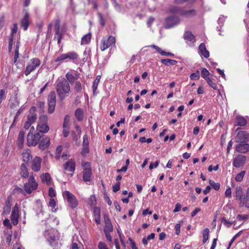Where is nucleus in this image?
<instances>
[{
    "label": "nucleus",
    "mask_w": 249,
    "mask_h": 249,
    "mask_svg": "<svg viewBox=\"0 0 249 249\" xmlns=\"http://www.w3.org/2000/svg\"><path fill=\"white\" fill-rule=\"evenodd\" d=\"M236 199L240 201V204L249 208V187L248 188L245 197L243 196V192L240 186H237L235 189Z\"/></svg>",
    "instance_id": "f257e3e1"
},
{
    "label": "nucleus",
    "mask_w": 249,
    "mask_h": 249,
    "mask_svg": "<svg viewBox=\"0 0 249 249\" xmlns=\"http://www.w3.org/2000/svg\"><path fill=\"white\" fill-rule=\"evenodd\" d=\"M63 199L66 205L70 208L74 209L78 205V201L76 197L68 191L63 192Z\"/></svg>",
    "instance_id": "f03ea898"
},
{
    "label": "nucleus",
    "mask_w": 249,
    "mask_h": 249,
    "mask_svg": "<svg viewBox=\"0 0 249 249\" xmlns=\"http://www.w3.org/2000/svg\"><path fill=\"white\" fill-rule=\"evenodd\" d=\"M47 116L46 115L41 116L39 118V122L36 126V132H39L41 135L46 133L49 130V127L47 124Z\"/></svg>",
    "instance_id": "7ed1b4c3"
},
{
    "label": "nucleus",
    "mask_w": 249,
    "mask_h": 249,
    "mask_svg": "<svg viewBox=\"0 0 249 249\" xmlns=\"http://www.w3.org/2000/svg\"><path fill=\"white\" fill-rule=\"evenodd\" d=\"M24 186L25 191L28 194H31L37 189L38 184L36 181L33 173L30 174L28 182L24 183Z\"/></svg>",
    "instance_id": "20e7f679"
},
{
    "label": "nucleus",
    "mask_w": 249,
    "mask_h": 249,
    "mask_svg": "<svg viewBox=\"0 0 249 249\" xmlns=\"http://www.w3.org/2000/svg\"><path fill=\"white\" fill-rule=\"evenodd\" d=\"M42 137V135L39 133V132L36 131L35 133L29 132L27 137V143L28 146H35Z\"/></svg>",
    "instance_id": "39448f33"
},
{
    "label": "nucleus",
    "mask_w": 249,
    "mask_h": 249,
    "mask_svg": "<svg viewBox=\"0 0 249 249\" xmlns=\"http://www.w3.org/2000/svg\"><path fill=\"white\" fill-rule=\"evenodd\" d=\"M40 65V61L38 58H34L30 60L27 64L24 71L25 74L27 76L31 72L36 70Z\"/></svg>",
    "instance_id": "423d86ee"
},
{
    "label": "nucleus",
    "mask_w": 249,
    "mask_h": 249,
    "mask_svg": "<svg viewBox=\"0 0 249 249\" xmlns=\"http://www.w3.org/2000/svg\"><path fill=\"white\" fill-rule=\"evenodd\" d=\"M115 38L113 36H110L107 38H103L101 42L100 49L104 51L107 48L114 46L115 44Z\"/></svg>",
    "instance_id": "0eeeda50"
},
{
    "label": "nucleus",
    "mask_w": 249,
    "mask_h": 249,
    "mask_svg": "<svg viewBox=\"0 0 249 249\" xmlns=\"http://www.w3.org/2000/svg\"><path fill=\"white\" fill-rule=\"evenodd\" d=\"M48 112L50 113L53 112L56 104V95L54 91L50 92L48 96Z\"/></svg>",
    "instance_id": "6e6552de"
},
{
    "label": "nucleus",
    "mask_w": 249,
    "mask_h": 249,
    "mask_svg": "<svg viewBox=\"0 0 249 249\" xmlns=\"http://www.w3.org/2000/svg\"><path fill=\"white\" fill-rule=\"evenodd\" d=\"M64 169L66 172H69L68 175L70 177L73 176L75 169V163L73 159L68 160L64 164Z\"/></svg>",
    "instance_id": "1a4fd4ad"
},
{
    "label": "nucleus",
    "mask_w": 249,
    "mask_h": 249,
    "mask_svg": "<svg viewBox=\"0 0 249 249\" xmlns=\"http://www.w3.org/2000/svg\"><path fill=\"white\" fill-rule=\"evenodd\" d=\"M246 157L243 155H238L233 160L232 165L235 168H240L245 163L246 161Z\"/></svg>",
    "instance_id": "9d476101"
},
{
    "label": "nucleus",
    "mask_w": 249,
    "mask_h": 249,
    "mask_svg": "<svg viewBox=\"0 0 249 249\" xmlns=\"http://www.w3.org/2000/svg\"><path fill=\"white\" fill-rule=\"evenodd\" d=\"M60 19L58 18L56 20L54 23L55 28V36H54V40H56L57 43L60 44L61 40V37L62 36V32L60 30Z\"/></svg>",
    "instance_id": "9b49d317"
},
{
    "label": "nucleus",
    "mask_w": 249,
    "mask_h": 249,
    "mask_svg": "<svg viewBox=\"0 0 249 249\" xmlns=\"http://www.w3.org/2000/svg\"><path fill=\"white\" fill-rule=\"evenodd\" d=\"M249 134L245 131H240L236 135L235 141L238 143H244L248 141Z\"/></svg>",
    "instance_id": "f8f14e48"
},
{
    "label": "nucleus",
    "mask_w": 249,
    "mask_h": 249,
    "mask_svg": "<svg viewBox=\"0 0 249 249\" xmlns=\"http://www.w3.org/2000/svg\"><path fill=\"white\" fill-rule=\"evenodd\" d=\"M179 19L177 17H170L166 18L164 23L165 27L167 29L172 28L178 24Z\"/></svg>",
    "instance_id": "ddd939ff"
},
{
    "label": "nucleus",
    "mask_w": 249,
    "mask_h": 249,
    "mask_svg": "<svg viewBox=\"0 0 249 249\" xmlns=\"http://www.w3.org/2000/svg\"><path fill=\"white\" fill-rule=\"evenodd\" d=\"M183 38L187 44L189 46L193 47L195 45L196 38L191 32H185L183 35Z\"/></svg>",
    "instance_id": "4468645a"
},
{
    "label": "nucleus",
    "mask_w": 249,
    "mask_h": 249,
    "mask_svg": "<svg viewBox=\"0 0 249 249\" xmlns=\"http://www.w3.org/2000/svg\"><path fill=\"white\" fill-rule=\"evenodd\" d=\"M19 213H18V207L16 204L12 211L11 216V220L14 225H17L18 222Z\"/></svg>",
    "instance_id": "2eb2a0df"
},
{
    "label": "nucleus",
    "mask_w": 249,
    "mask_h": 249,
    "mask_svg": "<svg viewBox=\"0 0 249 249\" xmlns=\"http://www.w3.org/2000/svg\"><path fill=\"white\" fill-rule=\"evenodd\" d=\"M54 231V230L53 229H48L47 230H45L44 232V235L47 240V241L50 242V244L52 245L53 242L54 241L57 236L54 235L53 232Z\"/></svg>",
    "instance_id": "dca6fc26"
},
{
    "label": "nucleus",
    "mask_w": 249,
    "mask_h": 249,
    "mask_svg": "<svg viewBox=\"0 0 249 249\" xmlns=\"http://www.w3.org/2000/svg\"><path fill=\"white\" fill-rule=\"evenodd\" d=\"M42 160L38 157H36L32 162L31 168L35 172H38L41 168Z\"/></svg>",
    "instance_id": "f3484780"
},
{
    "label": "nucleus",
    "mask_w": 249,
    "mask_h": 249,
    "mask_svg": "<svg viewBox=\"0 0 249 249\" xmlns=\"http://www.w3.org/2000/svg\"><path fill=\"white\" fill-rule=\"evenodd\" d=\"M36 108L35 107H32L29 111V114L27 116V121L31 124L34 123L37 119V115L36 113Z\"/></svg>",
    "instance_id": "a211bd4d"
},
{
    "label": "nucleus",
    "mask_w": 249,
    "mask_h": 249,
    "mask_svg": "<svg viewBox=\"0 0 249 249\" xmlns=\"http://www.w3.org/2000/svg\"><path fill=\"white\" fill-rule=\"evenodd\" d=\"M78 54L75 52H69L67 53L63 54V60L69 59L70 60L72 61L75 63L78 58Z\"/></svg>",
    "instance_id": "6ab92c4d"
},
{
    "label": "nucleus",
    "mask_w": 249,
    "mask_h": 249,
    "mask_svg": "<svg viewBox=\"0 0 249 249\" xmlns=\"http://www.w3.org/2000/svg\"><path fill=\"white\" fill-rule=\"evenodd\" d=\"M235 150L239 153H246L249 151V144L246 142L239 143L236 145Z\"/></svg>",
    "instance_id": "aec40b11"
},
{
    "label": "nucleus",
    "mask_w": 249,
    "mask_h": 249,
    "mask_svg": "<svg viewBox=\"0 0 249 249\" xmlns=\"http://www.w3.org/2000/svg\"><path fill=\"white\" fill-rule=\"evenodd\" d=\"M20 25L24 31H26L29 25V14L26 11L24 17L21 19Z\"/></svg>",
    "instance_id": "412c9836"
},
{
    "label": "nucleus",
    "mask_w": 249,
    "mask_h": 249,
    "mask_svg": "<svg viewBox=\"0 0 249 249\" xmlns=\"http://www.w3.org/2000/svg\"><path fill=\"white\" fill-rule=\"evenodd\" d=\"M50 144V139L48 136H45L42 139L39 143V148L41 150H45L48 148Z\"/></svg>",
    "instance_id": "4be33fe9"
},
{
    "label": "nucleus",
    "mask_w": 249,
    "mask_h": 249,
    "mask_svg": "<svg viewBox=\"0 0 249 249\" xmlns=\"http://www.w3.org/2000/svg\"><path fill=\"white\" fill-rule=\"evenodd\" d=\"M198 53L201 56L207 58L210 56L209 52L206 49L204 43H202L200 44L198 47Z\"/></svg>",
    "instance_id": "5701e85b"
},
{
    "label": "nucleus",
    "mask_w": 249,
    "mask_h": 249,
    "mask_svg": "<svg viewBox=\"0 0 249 249\" xmlns=\"http://www.w3.org/2000/svg\"><path fill=\"white\" fill-rule=\"evenodd\" d=\"M91 170L90 168H85L83 172V179L88 184L91 181Z\"/></svg>",
    "instance_id": "b1692460"
},
{
    "label": "nucleus",
    "mask_w": 249,
    "mask_h": 249,
    "mask_svg": "<svg viewBox=\"0 0 249 249\" xmlns=\"http://www.w3.org/2000/svg\"><path fill=\"white\" fill-rule=\"evenodd\" d=\"M247 124V121L244 117L240 115H237L236 117L235 125L244 126H245Z\"/></svg>",
    "instance_id": "393cba45"
},
{
    "label": "nucleus",
    "mask_w": 249,
    "mask_h": 249,
    "mask_svg": "<svg viewBox=\"0 0 249 249\" xmlns=\"http://www.w3.org/2000/svg\"><path fill=\"white\" fill-rule=\"evenodd\" d=\"M20 174L21 176L24 178H27L30 177L27 167L25 163H22L20 165Z\"/></svg>",
    "instance_id": "a878e982"
},
{
    "label": "nucleus",
    "mask_w": 249,
    "mask_h": 249,
    "mask_svg": "<svg viewBox=\"0 0 249 249\" xmlns=\"http://www.w3.org/2000/svg\"><path fill=\"white\" fill-rule=\"evenodd\" d=\"M66 77L70 83H73L77 78V74L74 71L71 70L66 74Z\"/></svg>",
    "instance_id": "bb28decb"
},
{
    "label": "nucleus",
    "mask_w": 249,
    "mask_h": 249,
    "mask_svg": "<svg viewBox=\"0 0 249 249\" xmlns=\"http://www.w3.org/2000/svg\"><path fill=\"white\" fill-rule=\"evenodd\" d=\"M24 141V132L23 131H20L18 135L17 142V145L19 148H22L23 147Z\"/></svg>",
    "instance_id": "cd10ccee"
},
{
    "label": "nucleus",
    "mask_w": 249,
    "mask_h": 249,
    "mask_svg": "<svg viewBox=\"0 0 249 249\" xmlns=\"http://www.w3.org/2000/svg\"><path fill=\"white\" fill-rule=\"evenodd\" d=\"M196 14V11L194 9L189 10H184L183 9L182 11H181V16L187 18L194 17Z\"/></svg>",
    "instance_id": "c85d7f7f"
},
{
    "label": "nucleus",
    "mask_w": 249,
    "mask_h": 249,
    "mask_svg": "<svg viewBox=\"0 0 249 249\" xmlns=\"http://www.w3.org/2000/svg\"><path fill=\"white\" fill-rule=\"evenodd\" d=\"M40 178L43 183L45 182L48 185H51L52 178L49 173H46L45 174H42L40 176Z\"/></svg>",
    "instance_id": "c756f323"
},
{
    "label": "nucleus",
    "mask_w": 249,
    "mask_h": 249,
    "mask_svg": "<svg viewBox=\"0 0 249 249\" xmlns=\"http://www.w3.org/2000/svg\"><path fill=\"white\" fill-rule=\"evenodd\" d=\"M56 90L60 99L62 100V79L58 78L56 82Z\"/></svg>",
    "instance_id": "7c9ffc66"
},
{
    "label": "nucleus",
    "mask_w": 249,
    "mask_h": 249,
    "mask_svg": "<svg viewBox=\"0 0 249 249\" xmlns=\"http://www.w3.org/2000/svg\"><path fill=\"white\" fill-rule=\"evenodd\" d=\"M12 206V199L10 197H8L6 201L5 205L4 207L3 212L5 214L9 213L11 210Z\"/></svg>",
    "instance_id": "2f4dec72"
},
{
    "label": "nucleus",
    "mask_w": 249,
    "mask_h": 249,
    "mask_svg": "<svg viewBox=\"0 0 249 249\" xmlns=\"http://www.w3.org/2000/svg\"><path fill=\"white\" fill-rule=\"evenodd\" d=\"M22 156L23 161L25 162H28L32 158L31 152L28 150L23 152Z\"/></svg>",
    "instance_id": "473e14b6"
},
{
    "label": "nucleus",
    "mask_w": 249,
    "mask_h": 249,
    "mask_svg": "<svg viewBox=\"0 0 249 249\" xmlns=\"http://www.w3.org/2000/svg\"><path fill=\"white\" fill-rule=\"evenodd\" d=\"M70 91V87L69 83L65 81H63V98L68 96Z\"/></svg>",
    "instance_id": "72a5a7b5"
},
{
    "label": "nucleus",
    "mask_w": 249,
    "mask_h": 249,
    "mask_svg": "<svg viewBox=\"0 0 249 249\" xmlns=\"http://www.w3.org/2000/svg\"><path fill=\"white\" fill-rule=\"evenodd\" d=\"M182 9L178 6H172L169 8V12L172 14H178L181 15V11Z\"/></svg>",
    "instance_id": "f704fd0d"
},
{
    "label": "nucleus",
    "mask_w": 249,
    "mask_h": 249,
    "mask_svg": "<svg viewBox=\"0 0 249 249\" xmlns=\"http://www.w3.org/2000/svg\"><path fill=\"white\" fill-rule=\"evenodd\" d=\"M161 62L166 65V66H169V65H175L177 64L178 62L177 61L175 60H172L170 59H163L161 60Z\"/></svg>",
    "instance_id": "c9c22d12"
},
{
    "label": "nucleus",
    "mask_w": 249,
    "mask_h": 249,
    "mask_svg": "<svg viewBox=\"0 0 249 249\" xmlns=\"http://www.w3.org/2000/svg\"><path fill=\"white\" fill-rule=\"evenodd\" d=\"M75 115L78 121H82L83 118V111L82 109L80 108H77L75 112Z\"/></svg>",
    "instance_id": "e433bc0d"
},
{
    "label": "nucleus",
    "mask_w": 249,
    "mask_h": 249,
    "mask_svg": "<svg viewBox=\"0 0 249 249\" xmlns=\"http://www.w3.org/2000/svg\"><path fill=\"white\" fill-rule=\"evenodd\" d=\"M91 39L90 34H88L82 37L81 39V45L88 44Z\"/></svg>",
    "instance_id": "4c0bfd02"
},
{
    "label": "nucleus",
    "mask_w": 249,
    "mask_h": 249,
    "mask_svg": "<svg viewBox=\"0 0 249 249\" xmlns=\"http://www.w3.org/2000/svg\"><path fill=\"white\" fill-rule=\"evenodd\" d=\"M101 79V76L100 75H97L94 81V82L93 83L92 85V89H93V92L94 93L95 92V91L97 89L98 85L99 84V83L100 82V80Z\"/></svg>",
    "instance_id": "58836bf2"
},
{
    "label": "nucleus",
    "mask_w": 249,
    "mask_h": 249,
    "mask_svg": "<svg viewBox=\"0 0 249 249\" xmlns=\"http://www.w3.org/2000/svg\"><path fill=\"white\" fill-rule=\"evenodd\" d=\"M209 229L206 228L203 231V243H205L209 239Z\"/></svg>",
    "instance_id": "ea45409f"
},
{
    "label": "nucleus",
    "mask_w": 249,
    "mask_h": 249,
    "mask_svg": "<svg viewBox=\"0 0 249 249\" xmlns=\"http://www.w3.org/2000/svg\"><path fill=\"white\" fill-rule=\"evenodd\" d=\"M62 151V145H60L57 147L56 148V151H55V158L58 160L60 159L61 157V152Z\"/></svg>",
    "instance_id": "a19ab883"
},
{
    "label": "nucleus",
    "mask_w": 249,
    "mask_h": 249,
    "mask_svg": "<svg viewBox=\"0 0 249 249\" xmlns=\"http://www.w3.org/2000/svg\"><path fill=\"white\" fill-rule=\"evenodd\" d=\"M245 173L246 172L245 171H242L240 173L237 174L235 177V180L237 182H241L243 180Z\"/></svg>",
    "instance_id": "79ce46f5"
},
{
    "label": "nucleus",
    "mask_w": 249,
    "mask_h": 249,
    "mask_svg": "<svg viewBox=\"0 0 249 249\" xmlns=\"http://www.w3.org/2000/svg\"><path fill=\"white\" fill-rule=\"evenodd\" d=\"M70 116L69 115H66L65 117L64 121H63V128H68L70 129Z\"/></svg>",
    "instance_id": "37998d69"
},
{
    "label": "nucleus",
    "mask_w": 249,
    "mask_h": 249,
    "mask_svg": "<svg viewBox=\"0 0 249 249\" xmlns=\"http://www.w3.org/2000/svg\"><path fill=\"white\" fill-rule=\"evenodd\" d=\"M209 183L211 187H212L215 190L217 191L219 189L220 185L219 183H215L213 180L210 179Z\"/></svg>",
    "instance_id": "c03bdc74"
},
{
    "label": "nucleus",
    "mask_w": 249,
    "mask_h": 249,
    "mask_svg": "<svg viewBox=\"0 0 249 249\" xmlns=\"http://www.w3.org/2000/svg\"><path fill=\"white\" fill-rule=\"evenodd\" d=\"M49 206L52 208V211L53 212H56V209H55L56 202L53 198H51L49 201Z\"/></svg>",
    "instance_id": "a18cd8bd"
},
{
    "label": "nucleus",
    "mask_w": 249,
    "mask_h": 249,
    "mask_svg": "<svg viewBox=\"0 0 249 249\" xmlns=\"http://www.w3.org/2000/svg\"><path fill=\"white\" fill-rule=\"evenodd\" d=\"M206 81L209 85L211 87L214 89H217V87L216 84L214 83L211 78H206Z\"/></svg>",
    "instance_id": "49530a36"
},
{
    "label": "nucleus",
    "mask_w": 249,
    "mask_h": 249,
    "mask_svg": "<svg viewBox=\"0 0 249 249\" xmlns=\"http://www.w3.org/2000/svg\"><path fill=\"white\" fill-rule=\"evenodd\" d=\"M209 71L205 68H203L201 70V76L206 80V78H208V76L209 75Z\"/></svg>",
    "instance_id": "de8ad7c7"
},
{
    "label": "nucleus",
    "mask_w": 249,
    "mask_h": 249,
    "mask_svg": "<svg viewBox=\"0 0 249 249\" xmlns=\"http://www.w3.org/2000/svg\"><path fill=\"white\" fill-rule=\"evenodd\" d=\"M225 20V17L224 16L220 17L218 20V23L219 24L220 27L223 25L224 22ZM217 30L218 31H221V28H219L218 27H217Z\"/></svg>",
    "instance_id": "09e8293b"
},
{
    "label": "nucleus",
    "mask_w": 249,
    "mask_h": 249,
    "mask_svg": "<svg viewBox=\"0 0 249 249\" xmlns=\"http://www.w3.org/2000/svg\"><path fill=\"white\" fill-rule=\"evenodd\" d=\"M199 77V71H197L196 72L192 73L190 76V78L192 80H198Z\"/></svg>",
    "instance_id": "8fccbe9b"
},
{
    "label": "nucleus",
    "mask_w": 249,
    "mask_h": 249,
    "mask_svg": "<svg viewBox=\"0 0 249 249\" xmlns=\"http://www.w3.org/2000/svg\"><path fill=\"white\" fill-rule=\"evenodd\" d=\"M113 231V226L111 223H108L105 224V227L104 228V231Z\"/></svg>",
    "instance_id": "3c124183"
},
{
    "label": "nucleus",
    "mask_w": 249,
    "mask_h": 249,
    "mask_svg": "<svg viewBox=\"0 0 249 249\" xmlns=\"http://www.w3.org/2000/svg\"><path fill=\"white\" fill-rule=\"evenodd\" d=\"M221 222L228 228L231 227L232 224V222L228 221L225 217L222 218Z\"/></svg>",
    "instance_id": "603ef678"
},
{
    "label": "nucleus",
    "mask_w": 249,
    "mask_h": 249,
    "mask_svg": "<svg viewBox=\"0 0 249 249\" xmlns=\"http://www.w3.org/2000/svg\"><path fill=\"white\" fill-rule=\"evenodd\" d=\"M18 30V25L17 23H14L13 24V27L11 29V35L9 37H13L15 34L17 32Z\"/></svg>",
    "instance_id": "864d4df0"
},
{
    "label": "nucleus",
    "mask_w": 249,
    "mask_h": 249,
    "mask_svg": "<svg viewBox=\"0 0 249 249\" xmlns=\"http://www.w3.org/2000/svg\"><path fill=\"white\" fill-rule=\"evenodd\" d=\"M195 0H175V2L177 4H182L184 2H188L191 3L194 2Z\"/></svg>",
    "instance_id": "5fc2aeb1"
},
{
    "label": "nucleus",
    "mask_w": 249,
    "mask_h": 249,
    "mask_svg": "<svg viewBox=\"0 0 249 249\" xmlns=\"http://www.w3.org/2000/svg\"><path fill=\"white\" fill-rule=\"evenodd\" d=\"M98 249H109L106 244L103 242L100 241L98 245Z\"/></svg>",
    "instance_id": "6e6d98bb"
},
{
    "label": "nucleus",
    "mask_w": 249,
    "mask_h": 249,
    "mask_svg": "<svg viewBox=\"0 0 249 249\" xmlns=\"http://www.w3.org/2000/svg\"><path fill=\"white\" fill-rule=\"evenodd\" d=\"M225 195L226 197L230 198L231 197V188L230 186H229L226 189Z\"/></svg>",
    "instance_id": "4d7b16f0"
},
{
    "label": "nucleus",
    "mask_w": 249,
    "mask_h": 249,
    "mask_svg": "<svg viewBox=\"0 0 249 249\" xmlns=\"http://www.w3.org/2000/svg\"><path fill=\"white\" fill-rule=\"evenodd\" d=\"M101 214V210L99 207H95L93 210V214L94 216H100Z\"/></svg>",
    "instance_id": "13d9d810"
},
{
    "label": "nucleus",
    "mask_w": 249,
    "mask_h": 249,
    "mask_svg": "<svg viewBox=\"0 0 249 249\" xmlns=\"http://www.w3.org/2000/svg\"><path fill=\"white\" fill-rule=\"evenodd\" d=\"M5 98V92L4 89H1L0 90V104L1 103L2 100Z\"/></svg>",
    "instance_id": "bf43d9fd"
},
{
    "label": "nucleus",
    "mask_w": 249,
    "mask_h": 249,
    "mask_svg": "<svg viewBox=\"0 0 249 249\" xmlns=\"http://www.w3.org/2000/svg\"><path fill=\"white\" fill-rule=\"evenodd\" d=\"M120 182H118L116 184L113 185V186H112L113 191L115 193L118 191L120 189Z\"/></svg>",
    "instance_id": "052dcab7"
},
{
    "label": "nucleus",
    "mask_w": 249,
    "mask_h": 249,
    "mask_svg": "<svg viewBox=\"0 0 249 249\" xmlns=\"http://www.w3.org/2000/svg\"><path fill=\"white\" fill-rule=\"evenodd\" d=\"M49 196L51 197V198H53L55 196V191L52 187H50L49 189Z\"/></svg>",
    "instance_id": "680f3d73"
},
{
    "label": "nucleus",
    "mask_w": 249,
    "mask_h": 249,
    "mask_svg": "<svg viewBox=\"0 0 249 249\" xmlns=\"http://www.w3.org/2000/svg\"><path fill=\"white\" fill-rule=\"evenodd\" d=\"M113 2V4L115 10L117 11L120 12L121 11L120 5L117 3L116 0H111Z\"/></svg>",
    "instance_id": "e2e57ef3"
},
{
    "label": "nucleus",
    "mask_w": 249,
    "mask_h": 249,
    "mask_svg": "<svg viewBox=\"0 0 249 249\" xmlns=\"http://www.w3.org/2000/svg\"><path fill=\"white\" fill-rule=\"evenodd\" d=\"M159 161H156L155 162H151L149 165V169L152 170L154 168H157L159 166Z\"/></svg>",
    "instance_id": "0e129e2a"
},
{
    "label": "nucleus",
    "mask_w": 249,
    "mask_h": 249,
    "mask_svg": "<svg viewBox=\"0 0 249 249\" xmlns=\"http://www.w3.org/2000/svg\"><path fill=\"white\" fill-rule=\"evenodd\" d=\"M98 16L100 24L102 25V26H104L105 25V22L104 21L103 17L102 16V14L100 13H98Z\"/></svg>",
    "instance_id": "69168bd1"
},
{
    "label": "nucleus",
    "mask_w": 249,
    "mask_h": 249,
    "mask_svg": "<svg viewBox=\"0 0 249 249\" xmlns=\"http://www.w3.org/2000/svg\"><path fill=\"white\" fill-rule=\"evenodd\" d=\"M83 146H89V141L87 135H85L83 137Z\"/></svg>",
    "instance_id": "338daca9"
},
{
    "label": "nucleus",
    "mask_w": 249,
    "mask_h": 249,
    "mask_svg": "<svg viewBox=\"0 0 249 249\" xmlns=\"http://www.w3.org/2000/svg\"><path fill=\"white\" fill-rule=\"evenodd\" d=\"M149 47H152L155 49L159 53H160L161 55L162 54V52H163V51H162L160 47L158 46L155 45H151L149 46Z\"/></svg>",
    "instance_id": "774afa93"
}]
</instances>
